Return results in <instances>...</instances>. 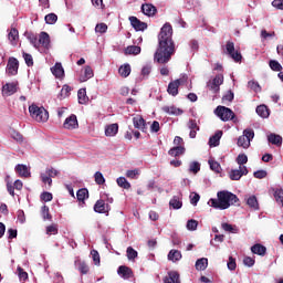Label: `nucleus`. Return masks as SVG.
<instances>
[{
    "mask_svg": "<svg viewBox=\"0 0 283 283\" xmlns=\"http://www.w3.org/2000/svg\"><path fill=\"white\" fill-rule=\"evenodd\" d=\"M176 54V42H174V28L171 23L166 22L158 34V46L154 54V61L161 65L171 61Z\"/></svg>",
    "mask_w": 283,
    "mask_h": 283,
    "instance_id": "obj_1",
    "label": "nucleus"
},
{
    "mask_svg": "<svg viewBox=\"0 0 283 283\" xmlns=\"http://www.w3.org/2000/svg\"><path fill=\"white\" fill-rule=\"evenodd\" d=\"M217 198L218 199H210L209 205L213 207V209H220L221 211H224V209H229L231 205H235L237 202H240V199L238 198V196L227 190L219 191L217 193Z\"/></svg>",
    "mask_w": 283,
    "mask_h": 283,
    "instance_id": "obj_2",
    "label": "nucleus"
},
{
    "mask_svg": "<svg viewBox=\"0 0 283 283\" xmlns=\"http://www.w3.org/2000/svg\"><path fill=\"white\" fill-rule=\"evenodd\" d=\"M29 114L36 123H46L50 118V113L44 107H39L36 104L29 106Z\"/></svg>",
    "mask_w": 283,
    "mask_h": 283,
    "instance_id": "obj_3",
    "label": "nucleus"
},
{
    "mask_svg": "<svg viewBox=\"0 0 283 283\" xmlns=\"http://www.w3.org/2000/svg\"><path fill=\"white\" fill-rule=\"evenodd\" d=\"M214 114L223 120V123H227L228 120H233L235 118V113L231 111V108L227 106H218L214 111Z\"/></svg>",
    "mask_w": 283,
    "mask_h": 283,
    "instance_id": "obj_4",
    "label": "nucleus"
},
{
    "mask_svg": "<svg viewBox=\"0 0 283 283\" xmlns=\"http://www.w3.org/2000/svg\"><path fill=\"white\" fill-rule=\"evenodd\" d=\"M224 83V75L217 74L212 81L207 83V87L212 92V94H218L220 92V85Z\"/></svg>",
    "mask_w": 283,
    "mask_h": 283,
    "instance_id": "obj_5",
    "label": "nucleus"
},
{
    "mask_svg": "<svg viewBox=\"0 0 283 283\" xmlns=\"http://www.w3.org/2000/svg\"><path fill=\"white\" fill-rule=\"evenodd\" d=\"M226 54H229L235 63H240V61H242V53H240V51H235V44L231 41L226 43Z\"/></svg>",
    "mask_w": 283,
    "mask_h": 283,
    "instance_id": "obj_6",
    "label": "nucleus"
},
{
    "mask_svg": "<svg viewBox=\"0 0 283 283\" xmlns=\"http://www.w3.org/2000/svg\"><path fill=\"white\" fill-rule=\"evenodd\" d=\"M7 73L9 76H17V74H19V60L15 57H9L7 64Z\"/></svg>",
    "mask_w": 283,
    "mask_h": 283,
    "instance_id": "obj_7",
    "label": "nucleus"
},
{
    "mask_svg": "<svg viewBox=\"0 0 283 283\" xmlns=\"http://www.w3.org/2000/svg\"><path fill=\"white\" fill-rule=\"evenodd\" d=\"M249 174V169L247 166H240L239 169H232L229 172L230 180H240L243 176H247Z\"/></svg>",
    "mask_w": 283,
    "mask_h": 283,
    "instance_id": "obj_8",
    "label": "nucleus"
},
{
    "mask_svg": "<svg viewBox=\"0 0 283 283\" xmlns=\"http://www.w3.org/2000/svg\"><path fill=\"white\" fill-rule=\"evenodd\" d=\"M19 90V82L7 83L2 86V96H12Z\"/></svg>",
    "mask_w": 283,
    "mask_h": 283,
    "instance_id": "obj_9",
    "label": "nucleus"
},
{
    "mask_svg": "<svg viewBox=\"0 0 283 283\" xmlns=\"http://www.w3.org/2000/svg\"><path fill=\"white\" fill-rule=\"evenodd\" d=\"M64 129H78V118L76 115L72 114L71 116L66 117V119L63 123Z\"/></svg>",
    "mask_w": 283,
    "mask_h": 283,
    "instance_id": "obj_10",
    "label": "nucleus"
},
{
    "mask_svg": "<svg viewBox=\"0 0 283 283\" xmlns=\"http://www.w3.org/2000/svg\"><path fill=\"white\" fill-rule=\"evenodd\" d=\"M129 21L136 32H145L147 30V23L140 21L138 18L132 15L129 17Z\"/></svg>",
    "mask_w": 283,
    "mask_h": 283,
    "instance_id": "obj_11",
    "label": "nucleus"
},
{
    "mask_svg": "<svg viewBox=\"0 0 283 283\" xmlns=\"http://www.w3.org/2000/svg\"><path fill=\"white\" fill-rule=\"evenodd\" d=\"M182 85V78L175 80L168 84L167 92L170 96H178V88Z\"/></svg>",
    "mask_w": 283,
    "mask_h": 283,
    "instance_id": "obj_12",
    "label": "nucleus"
},
{
    "mask_svg": "<svg viewBox=\"0 0 283 283\" xmlns=\"http://www.w3.org/2000/svg\"><path fill=\"white\" fill-rule=\"evenodd\" d=\"M133 125L135 129H140V132H147V122H145V118L143 116L137 115L133 118Z\"/></svg>",
    "mask_w": 283,
    "mask_h": 283,
    "instance_id": "obj_13",
    "label": "nucleus"
},
{
    "mask_svg": "<svg viewBox=\"0 0 283 283\" xmlns=\"http://www.w3.org/2000/svg\"><path fill=\"white\" fill-rule=\"evenodd\" d=\"M95 213H109V205L105 203V200L99 199L94 205Z\"/></svg>",
    "mask_w": 283,
    "mask_h": 283,
    "instance_id": "obj_14",
    "label": "nucleus"
},
{
    "mask_svg": "<svg viewBox=\"0 0 283 283\" xmlns=\"http://www.w3.org/2000/svg\"><path fill=\"white\" fill-rule=\"evenodd\" d=\"M50 48V34L48 32L42 31L39 35L38 48Z\"/></svg>",
    "mask_w": 283,
    "mask_h": 283,
    "instance_id": "obj_15",
    "label": "nucleus"
},
{
    "mask_svg": "<svg viewBox=\"0 0 283 283\" xmlns=\"http://www.w3.org/2000/svg\"><path fill=\"white\" fill-rule=\"evenodd\" d=\"M164 283H181L180 273L176 271H169L168 275L164 277Z\"/></svg>",
    "mask_w": 283,
    "mask_h": 283,
    "instance_id": "obj_16",
    "label": "nucleus"
},
{
    "mask_svg": "<svg viewBox=\"0 0 283 283\" xmlns=\"http://www.w3.org/2000/svg\"><path fill=\"white\" fill-rule=\"evenodd\" d=\"M51 72L55 78H63L65 76V70H63V64L56 62L53 67H51Z\"/></svg>",
    "mask_w": 283,
    "mask_h": 283,
    "instance_id": "obj_17",
    "label": "nucleus"
},
{
    "mask_svg": "<svg viewBox=\"0 0 283 283\" xmlns=\"http://www.w3.org/2000/svg\"><path fill=\"white\" fill-rule=\"evenodd\" d=\"M142 12L146 17H154L156 12H158V9L151 3H146L142 6Z\"/></svg>",
    "mask_w": 283,
    "mask_h": 283,
    "instance_id": "obj_18",
    "label": "nucleus"
},
{
    "mask_svg": "<svg viewBox=\"0 0 283 283\" xmlns=\"http://www.w3.org/2000/svg\"><path fill=\"white\" fill-rule=\"evenodd\" d=\"M117 273H118V275H122V277H124V280H129V277H132V275H134V272L127 265H120L117 270Z\"/></svg>",
    "mask_w": 283,
    "mask_h": 283,
    "instance_id": "obj_19",
    "label": "nucleus"
},
{
    "mask_svg": "<svg viewBox=\"0 0 283 283\" xmlns=\"http://www.w3.org/2000/svg\"><path fill=\"white\" fill-rule=\"evenodd\" d=\"M251 252L254 253L255 255H266V247L255 243L254 245L251 247Z\"/></svg>",
    "mask_w": 283,
    "mask_h": 283,
    "instance_id": "obj_20",
    "label": "nucleus"
},
{
    "mask_svg": "<svg viewBox=\"0 0 283 283\" xmlns=\"http://www.w3.org/2000/svg\"><path fill=\"white\" fill-rule=\"evenodd\" d=\"M185 154V146H175L169 149L168 155L172 158H178V156H182Z\"/></svg>",
    "mask_w": 283,
    "mask_h": 283,
    "instance_id": "obj_21",
    "label": "nucleus"
},
{
    "mask_svg": "<svg viewBox=\"0 0 283 283\" xmlns=\"http://www.w3.org/2000/svg\"><path fill=\"white\" fill-rule=\"evenodd\" d=\"M15 171L17 174H19L21 178H30V170H28V166L25 165H21V164L17 165Z\"/></svg>",
    "mask_w": 283,
    "mask_h": 283,
    "instance_id": "obj_22",
    "label": "nucleus"
},
{
    "mask_svg": "<svg viewBox=\"0 0 283 283\" xmlns=\"http://www.w3.org/2000/svg\"><path fill=\"white\" fill-rule=\"evenodd\" d=\"M94 76V71L92 70V66H85L84 67V74L80 76L81 83H85V81H90Z\"/></svg>",
    "mask_w": 283,
    "mask_h": 283,
    "instance_id": "obj_23",
    "label": "nucleus"
},
{
    "mask_svg": "<svg viewBox=\"0 0 283 283\" xmlns=\"http://www.w3.org/2000/svg\"><path fill=\"white\" fill-rule=\"evenodd\" d=\"M163 112L170 114L171 116H180L182 114V109L177 108L176 106H164Z\"/></svg>",
    "mask_w": 283,
    "mask_h": 283,
    "instance_id": "obj_24",
    "label": "nucleus"
},
{
    "mask_svg": "<svg viewBox=\"0 0 283 283\" xmlns=\"http://www.w3.org/2000/svg\"><path fill=\"white\" fill-rule=\"evenodd\" d=\"M220 138H222V130L217 132L213 136L209 139L210 147H218L220 145Z\"/></svg>",
    "mask_w": 283,
    "mask_h": 283,
    "instance_id": "obj_25",
    "label": "nucleus"
},
{
    "mask_svg": "<svg viewBox=\"0 0 283 283\" xmlns=\"http://www.w3.org/2000/svg\"><path fill=\"white\" fill-rule=\"evenodd\" d=\"M77 97H78L80 105H85V103L90 101V98L87 97V90L85 88L78 90Z\"/></svg>",
    "mask_w": 283,
    "mask_h": 283,
    "instance_id": "obj_26",
    "label": "nucleus"
},
{
    "mask_svg": "<svg viewBox=\"0 0 283 283\" xmlns=\"http://www.w3.org/2000/svg\"><path fill=\"white\" fill-rule=\"evenodd\" d=\"M118 74L122 78H127L132 74V66L129 64H124L118 69Z\"/></svg>",
    "mask_w": 283,
    "mask_h": 283,
    "instance_id": "obj_27",
    "label": "nucleus"
},
{
    "mask_svg": "<svg viewBox=\"0 0 283 283\" xmlns=\"http://www.w3.org/2000/svg\"><path fill=\"white\" fill-rule=\"evenodd\" d=\"M118 134V124H111L105 127V136H116Z\"/></svg>",
    "mask_w": 283,
    "mask_h": 283,
    "instance_id": "obj_28",
    "label": "nucleus"
},
{
    "mask_svg": "<svg viewBox=\"0 0 283 283\" xmlns=\"http://www.w3.org/2000/svg\"><path fill=\"white\" fill-rule=\"evenodd\" d=\"M247 205L250 207V209H254V211L260 209V203L258 202V197L255 196H250L247 200Z\"/></svg>",
    "mask_w": 283,
    "mask_h": 283,
    "instance_id": "obj_29",
    "label": "nucleus"
},
{
    "mask_svg": "<svg viewBox=\"0 0 283 283\" xmlns=\"http://www.w3.org/2000/svg\"><path fill=\"white\" fill-rule=\"evenodd\" d=\"M209 266V260L207 258H201L196 262L197 271H205Z\"/></svg>",
    "mask_w": 283,
    "mask_h": 283,
    "instance_id": "obj_30",
    "label": "nucleus"
},
{
    "mask_svg": "<svg viewBox=\"0 0 283 283\" xmlns=\"http://www.w3.org/2000/svg\"><path fill=\"white\" fill-rule=\"evenodd\" d=\"M168 260L171 262H178L179 260H182V253L178 250H170L168 253Z\"/></svg>",
    "mask_w": 283,
    "mask_h": 283,
    "instance_id": "obj_31",
    "label": "nucleus"
},
{
    "mask_svg": "<svg viewBox=\"0 0 283 283\" xmlns=\"http://www.w3.org/2000/svg\"><path fill=\"white\" fill-rule=\"evenodd\" d=\"M70 92H72V87L67 84L63 85L60 94L57 95V98H60V101L67 98V96H70Z\"/></svg>",
    "mask_w": 283,
    "mask_h": 283,
    "instance_id": "obj_32",
    "label": "nucleus"
},
{
    "mask_svg": "<svg viewBox=\"0 0 283 283\" xmlns=\"http://www.w3.org/2000/svg\"><path fill=\"white\" fill-rule=\"evenodd\" d=\"M88 196L90 191L87 190V188H82L77 190L76 197L80 202H85V198H88Z\"/></svg>",
    "mask_w": 283,
    "mask_h": 283,
    "instance_id": "obj_33",
    "label": "nucleus"
},
{
    "mask_svg": "<svg viewBox=\"0 0 283 283\" xmlns=\"http://www.w3.org/2000/svg\"><path fill=\"white\" fill-rule=\"evenodd\" d=\"M238 146L243 147V149H249V147H251V140L242 135L238 138Z\"/></svg>",
    "mask_w": 283,
    "mask_h": 283,
    "instance_id": "obj_34",
    "label": "nucleus"
},
{
    "mask_svg": "<svg viewBox=\"0 0 283 283\" xmlns=\"http://www.w3.org/2000/svg\"><path fill=\"white\" fill-rule=\"evenodd\" d=\"M268 140H269V143H271L272 145H277V146L282 145V136L276 135V134H270V135L268 136Z\"/></svg>",
    "mask_w": 283,
    "mask_h": 283,
    "instance_id": "obj_35",
    "label": "nucleus"
},
{
    "mask_svg": "<svg viewBox=\"0 0 283 283\" xmlns=\"http://www.w3.org/2000/svg\"><path fill=\"white\" fill-rule=\"evenodd\" d=\"M140 46L138 45H129L125 49V54H133L134 56L140 54Z\"/></svg>",
    "mask_w": 283,
    "mask_h": 283,
    "instance_id": "obj_36",
    "label": "nucleus"
},
{
    "mask_svg": "<svg viewBox=\"0 0 283 283\" xmlns=\"http://www.w3.org/2000/svg\"><path fill=\"white\" fill-rule=\"evenodd\" d=\"M256 114L261 116V118H269V108L266 105H259L256 107Z\"/></svg>",
    "mask_w": 283,
    "mask_h": 283,
    "instance_id": "obj_37",
    "label": "nucleus"
},
{
    "mask_svg": "<svg viewBox=\"0 0 283 283\" xmlns=\"http://www.w3.org/2000/svg\"><path fill=\"white\" fill-rule=\"evenodd\" d=\"M116 182L122 189H132V184L125 177L117 178Z\"/></svg>",
    "mask_w": 283,
    "mask_h": 283,
    "instance_id": "obj_38",
    "label": "nucleus"
},
{
    "mask_svg": "<svg viewBox=\"0 0 283 283\" xmlns=\"http://www.w3.org/2000/svg\"><path fill=\"white\" fill-rule=\"evenodd\" d=\"M44 21L45 23H48V25H54V23L59 21V15H56L55 13H49L45 15Z\"/></svg>",
    "mask_w": 283,
    "mask_h": 283,
    "instance_id": "obj_39",
    "label": "nucleus"
},
{
    "mask_svg": "<svg viewBox=\"0 0 283 283\" xmlns=\"http://www.w3.org/2000/svg\"><path fill=\"white\" fill-rule=\"evenodd\" d=\"M126 255L128 260H136L138 258V251L132 247H128L126 250Z\"/></svg>",
    "mask_w": 283,
    "mask_h": 283,
    "instance_id": "obj_40",
    "label": "nucleus"
},
{
    "mask_svg": "<svg viewBox=\"0 0 283 283\" xmlns=\"http://www.w3.org/2000/svg\"><path fill=\"white\" fill-rule=\"evenodd\" d=\"M27 39L30 41L33 48L39 49V38L34 33H28Z\"/></svg>",
    "mask_w": 283,
    "mask_h": 283,
    "instance_id": "obj_41",
    "label": "nucleus"
},
{
    "mask_svg": "<svg viewBox=\"0 0 283 283\" xmlns=\"http://www.w3.org/2000/svg\"><path fill=\"white\" fill-rule=\"evenodd\" d=\"M41 216L43 220H52V214L50 213V207L43 206L41 208Z\"/></svg>",
    "mask_w": 283,
    "mask_h": 283,
    "instance_id": "obj_42",
    "label": "nucleus"
},
{
    "mask_svg": "<svg viewBox=\"0 0 283 283\" xmlns=\"http://www.w3.org/2000/svg\"><path fill=\"white\" fill-rule=\"evenodd\" d=\"M221 228L223 229V231H227L228 233H238V227H233L230 223H222Z\"/></svg>",
    "mask_w": 283,
    "mask_h": 283,
    "instance_id": "obj_43",
    "label": "nucleus"
},
{
    "mask_svg": "<svg viewBox=\"0 0 283 283\" xmlns=\"http://www.w3.org/2000/svg\"><path fill=\"white\" fill-rule=\"evenodd\" d=\"M269 65H270L271 70H273V72H282V64H280V62H277L275 60H271L269 62Z\"/></svg>",
    "mask_w": 283,
    "mask_h": 283,
    "instance_id": "obj_44",
    "label": "nucleus"
},
{
    "mask_svg": "<svg viewBox=\"0 0 283 283\" xmlns=\"http://www.w3.org/2000/svg\"><path fill=\"white\" fill-rule=\"evenodd\" d=\"M274 198L277 205H281V207H283V189L275 190Z\"/></svg>",
    "mask_w": 283,
    "mask_h": 283,
    "instance_id": "obj_45",
    "label": "nucleus"
},
{
    "mask_svg": "<svg viewBox=\"0 0 283 283\" xmlns=\"http://www.w3.org/2000/svg\"><path fill=\"white\" fill-rule=\"evenodd\" d=\"M210 169L216 174H220L222 171V167L218 161L209 160Z\"/></svg>",
    "mask_w": 283,
    "mask_h": 283,
    "instance_id": "obj_46",
    "label": "nucleus"
},
{
    "mask_svg": "<svg viewBox=\"0 0 283 283\" xmlns=\"http://www.w3.org/2000/svg\"><path fill=\"white\" fill-rule=\"evenodd\" d=\"M59 233V226L51 224L46 227V235H56Z\"/></svg>",
    "mask_w": 283,
    "mask_h": 283,
    "instance_id": "obj_47",
    "label": "nucleus"
},
{
    "mask_svg": "<svg viewBox=\"0 0 283 283\" xmlns=\"http://www.w3.org/2000/svg\"><path fill=\"white\" fill-rule=\"evenodd\" d=\"M22 56H23L28 67H32V65H34V59L32 57V54L23 52Z\"/></svg>",
    "mask_w": 283,
    "mask_h": 283,
    "instance_id": "obj_48",
    "label": "nucleus"
},
{
    "mask_svg": "<svg viewBox=\"0 0 283 283\" xmlns=\"http://www.w3.org/2000/svg\"><path fill=\"white\" fill-rule=\"evenodd\" d=\"M170 207H172V209H182V201L178 200V197H174L170 201H169Z\"/></svg>",
    "mask_w": 283,
    "mask_h": 283,
    "instance_id": "obj_49",
    "label": "nucleus"
},
{
    "mask_svg": "<svg viewBox=\"0 0 283 283\" xmlns=\"http://www.w3.org/2000/svg\"><path fill=\"white\" fill-rule=\"evenodd\" d=\"M243 136L251 142L253 138H255V132L253 128H247L243 130Z\"/></svg>",
    "mask_w": 283,
    "mask_h": 283,
    "instance_id": "obj_50",
    "label": "nucleus"
},
{
    "mask_svg": "<svg viewBox=\"0 0 283 283\" xmlns=\"http://www.w3.org/2000/svg\"><path fill=\"white\" fill-rule=\"evenodd\" d=\"M94 178L96 185H105V177L103 176V172L96 171Z\"/></svg>",
    "mask_w": 283,
    "mask_h": 283,
    "instance_id": "obj_51",
    "label": "nucleus"
},
{
    "mask_svg": "<svg viewBox=\"0 0 283 283\" xmlns=\"http://www.w3.org/2000/svg\"><path fill=\"white\" fill-rule=\"evenodd\" d=\"M9 41H11V43H14V41H17V39H19V30L17 29H11V31L8 34Z\"/></svg>",
    "mask_w": 283,
    "mask_h": 283,
    "instance_id": "obj_52",
    "label": "nucleus"
},
{
    "mask_svg": "<svg viewBox=\"0 0 283 283\" xmlns=\"http://www.w3.org/2000/svg\"><path fill=\"white\" fill-rule=\"evenodd\" d=\"M78 271L82 273V275H87V273H90V266H87L86 262H80Z\"/></svg>",
    "mask_w": 283,
    "mask_h": 283,
    "instance_id": "obj_53",
    "label": "nucleus"
},
{
    "mask_svg": "<svg viewBox=\"0 0 283 283\" xmlns=\"http://www.w3.org/2000/svg\"><path fill=\"white\" fill-rule=\"evenodd\" d=\"M189 171L190 174H198V171H200V163L198 161L190 163Z\"/></svg>",
    "mask_w": 283,
    "mask_h": 283,
    "instance_id": "obj_54",
    "label": "nucleus"
},
{
    "mask_svg": "<svg viewBox=\"0 0 283 283\" xmlns=\"http://www.w3.org/2000/svg\"><path fill=\"white\" fill-rule=\"evenodd\" d=\"M187 229H188V231H196V229H198V221L195 219L188 220Z\"/></svg>",
    "mask_w": 283,
    "mask_h": 283,
    "instance_id": "obj_55",
    "label": "nucleus"
},
{
    "mask_svg": "<svg viewBox=\"0 0 283 283\" xmlns=\"http://www.w3.org/2000/svg\"><path fill=\"white\" fill-rule=\"evenodd\" d=\"M237 163H238V165H240V167H242V165H247V163H249V157H247L245 154H240L237 157Z\"/></svg>",
    "mask_w": 283,
    "mask_h": 283,
    "instance_id": "obj_56",
    "label": "nucleus"
},
{
    "mask_svg": "<svg viewBox=\"0 0 283 283\" xmlns=\"http://www.w3.org/2000/svg\"><path fill=\"white\" fill-rule=\"evenodd\" d=\"M40 199L43 202H52L53 196L52 192L44 191L41 193Z\"/></svg>",
    "mask_w": 283,
    "mask_h": 283,
    "instance_id": "obj_57",
    "label": "nucleus"
},
{
    "mask_svg": "<svg viewBox=\"0 0 283 283\" xmlns=\"http://www.w3.org/2000/svg\"><path fill=\"white\" fill-rule=\"evenodd\" d=\"M95 32H98L99 34H105V32H107V25L105 23L96 24Z\"/></svg>",
    "mask_w": 283,
    "mask_h": 283,
    "instance_id": "obj_58",
    "label": "nucleus"
},
{
    "mask_svg": "<svg viewBox=\"0 0 283 283\" xmlns=\"http://www.w3.org/2000/svg\"><path fill=\"white\" fill-rule=\"evenodd\" d=\"M254 178H258V180H262L263 178H266L268 172L266 170H256L253 172Z\"/></svg>",
    "mask_w": 283,
    "mask_h": 283,
    "instance_id": "obj_59",
    "label": "nucleus"
},
{
    "mask_svg": "<svg viewBox=\"0 0 283 283\" xmlns=\"http://www.w3.org/2000/svg\"><path fill=\"white\" fill-rule=\"evenodd\" d=\"M46 176L52 178H56V176H59V170L54 169V168H48L45 171Z\"/></svg>",
    "mask_w": 283,
    "mask_h": 283,
    "instance_id": "obj_60",
    "label": "nucleus"
},
{
    "mask_svg": "<svg viewBox=\"0 0 283 283\" xmlns=\"http://www.w3.org/2000/svg\"><path fill=\"white\" fill-rule=\"evenodd\" d=\"M238 264L235 263V259H233V256H229V261H228V269L230 271H235Z\"/></svg>",
    "mask_w": 283,
    "mask_h": 283,
    "instance_id": "obj_61",
    "label": "nucleus"
},
{
    "mask_svg": "<svg viewBox=\"0 0 283 283\" xmlns=\"http://www.w3.org/2000/svg\"><path fill=\"white\" fill-rule=\"evenodd\" d=\"M18 275L20 280H23L24 282L28 280V272H25L21 266H18Z\"/></svg>",
    "mask_w": 283,
    "mask_h": 283,
    "instance_id": "obj_62",
    "label": "nucleus"
},
{
    "mask_svg": "<svg viewBox=\"0 0 283 283\" xmlns=\"http://www.w3.org/2000/svg\"><path fill=\"white\" fill-rule=\"evenodd\" d=\"M149 74H151V65L146 64L142 69V76H149Z\"/></svg>",
    "mask_w": 283,
    "mask_h": 283,
    "instance_id": "obj_63",
    "label": "nucleus"
},
{
    "mask_svg": "<svg viewBox=\"0 0 283 283\" xmlns=\"http://www.w3.org/2000/svg\"><path fill=\"white\" fill-rule=\"evenodd\" d=\"M272 6L276 8V10H283V0H273Z\"/></svg>",
    "mask_w": 283,
    "mask_h": 283,
    "instance_id": "obj_64",
    "label": "nucleus"
}]
</instances>
